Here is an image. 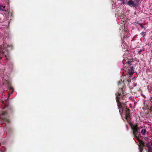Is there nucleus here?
<instances>
[{"mask_svg": "<svg viewBox=\"0 0 152 152\" xmlns=\"http://www.w3.org/2000/svg\"><path fill=\"white\" fill-rule=\"evenodd\" d=\"M143 147L141 146H139V149L140 151V152H142L143 150Z\"/></svg>", "mask_w": 152, "mask_h": 152, "instance_id": "obj_12", "label": "nucleus"}, {"mask_svg": "<svg viewBox=\"0 0 152 152\" xmlns=\"http://www.w3.org/2000/svg\"><path fill=\"white\" fill-rule=\"evenodd\" d=\"M140 34L141 35H143V37H144L146 35V33L144 32H142Z\"/></svg>", "mask_w": 152, "mask_h": 152, "instance_id": "obj_14", "label": "nucleus"}, {"mask_svg": "<svg viewBox=\"0 0 152 152\" xmlns=\"http://www.w3.org/2000/svg\"><path fill=\"white\" fill-rule=\"evenodd\" d=\"M9 15L10 16H12V13H10V12H9Z\"/></svg>", "mask_w": 152, "mask_h": 152, "instance_id": "obj_15", "label": "nucleus"}, {"mask_svg": "<svg viewBox=\"0 0 152 152\" xmlns=\"http://www.w3.org/2000/svg\"><path fill=\"white\" fill-rule=\"evenodd\" d=\"M133 60L132 59H128L127 60V61H123V63L124 65L125 64L127 63L128 66H129L131 65V63L133 62Z\"/></svg>", "mask_w": 152, "mask_h": 152, "instance_id": "obj_5", "label": "nucleus"}, {"mask_svg": "<svg viewBox=\"0 0 152 152\" xmlns=\"http://www.w3.org/2000/svg\"><path fill=\"white\" fill-rule=\"evenodd\" d=\"M119 1H123L122 4H126V2L127 1V0H126V1H125L124 0H119Z\"/></svg>", "mask_w": 152, "mask_h": 152, "instance_id": "obj_13", "label": "nucleus"}, {"mask_svg": "<svg viewBox=\"0 0 152 152\" xmlns=\"http://www.w3.org/2000/svg\"><path fill=\"white\" fill-rule=\"evenodd\" d=\"M124 85V82L121 81L118 82V86L120 90L118 93V96L117 94H116V99L117 103L118 109H119V112L120 114L121 111L123 113H124L126 118L127 122H129V118H130V116L129 110L127 107H123L121 105V103L120 102L121 99L123 98L122 96L123 93H122L121 94V93H119V92L120 91H122Z\"/></svg>", "mask_w": 152, "mask_h": 152, "instance_id": "obj_1", "label": "nucleus"}, {"mask_svg": "<svg viewBox=\"0 0 152 152\" xmlns=\"http://www.w3.org/2000/svg\"><path fill=\"white\" fill-rule=\"evenodd\" d=\"M140 0H135V1H133L132 0H129L126 2V4L131 7H134L136 8L138 7V5L139 4V1Z\"/></svg>", "mask_w": 152, "mask_h": 152, "instance_id": "obj_3", "label": "nucleus"}, {"mask_svg": "<svg viewBox=\"0 0 152 152\" xmlns=\"http://www.w3.org/2000/svg\"><path fill=\"white\" fill-rule=\"evenodd\" d=\"M137 24L140 25L142 28H144L145 29H146V27L143 26V24L139 23L138 22H137Z\"/></svg>", "mask_w": 152, "mask_h": 152, "instance_id": "obj_11", "label": "nucleus"}, {"mask_svg": "<svg viewBox=\"0 0 152 152\" xmlns=\"http://www.w3.org/2000/svg\"><path fill=\"white\" fill-rule=\"evenodd\" d=\"M151 145H152V142H151Z\"/></svg>", "mask_w": 152, "mask_h": 152, "instance_id": "obj_18", "label": "nucleus"}, {"mask_svg": "<svg viewBox=\"0 0 152 152\" xmlns=\"http://www.w3.org/2000/svg\"><path fill=\"white\" fill-rule=\"evenodd\" d=\"M5 6H3L2 4H0V11H6Z\"/></svg>", "mask_w": 152, "mask_h": 152, "instance_id": "obj_8", "label": "nucleus"}, {"mask_svg": "<svg viewBox=\"0 0 152 152\" xmlns=\"http://www.w3.org/2000/svg\"><path fill=\"white\" fill-rule=\"evenodd\" d=\"M129 123L132 130L134 137L136 139H137V138H139V137L140 136V128L138 127L137 123H135L134 124L129 122Z\"/></svg>", "mask_w": 152, "mask_h": 152, "instance_id": "obj_2", "label": "nucleus"}, {"mask_svg": "<svg viewBox=\"0 0 152 152\" xmlns=\"http://www.w3.org/2000/svg\"><path fill=\"white\" fill-rule=\"evenodd\" d=\"M142 51V50L141 49L138 51V53H140Z\"/></svg>", "mask_w": 152, "mask_h": 152, "instance_id": "obj_16", "label": "nucleus"}, {"mask_svg": "<svg viewBox=\"0 0 152 152\" xmlns=\"http://www.w3.org/2000/svg\"><path fill=\"white\" fill-rule=\"evenodd\" d=\"M2 120H3V121H4V120H5V119H4V118H2Z\"/></svg>", "mask_w": 152, "mask_h": 152, "instance_id": "obj_17", "label": "nucleus"}, {"mask_svg": "<svg viewBox=\"0 0 152 152\" xmlns=\"http://www.w3.org/2000/svg\"><path fill=\"white\" fill-rule=\"evenodd\" d=\"M137 141L139 142V146H141L142 147H145V143L142 140H140L139 138H137L136 139Z\"/></svg>", "mask_w": 152, "mask_h": 152, "instance_id": "obj_7", "label": "nucleus"}, {"mask_svg": "<svg viewBox=\"0 0 152 152\" xmlns=\"http://www.w3.org/2000/svg\"><path fill=\"white\" fill-rule=\"evenodd\" d=\"M126 73L130 75H132L134 72V67L133 66L131 67L130 69H128L126 70Z\"/></svg>", "mask_w": 152, "mask_h": 152, "instance_id": "obj_4", "label": "nucleus"}, {"mask_svg": "<svg viewBox=\"0 0 152 152\" xmlns=\"http://www.w3.org/2000/svg\"><path fill=\"white\" fill-rule=\"evenodd\" d=\"M146 132V130L145 129H142L141 131V132L142 135H144Z\"/></svg>", "mask_w": 152, "mask_h": 152, "instance_id": "obj_10", "label": "nucleus"}, {"mask_svg": "<svg viewBox=\"0 0 152 152\" xmlns=\"http://www.w3.org/2000/svg\"><path fill=\"white\" fill-rule=\"evenodd\" d=\"M151 142H148L146 143V146L148 149V152H152V148L150 146Z\"/></svg>", "mask_w": 152, "mask_h": 152, "instance_id": "obj_6", "label": "nucleus"}, {"mask_svg": "<svg viewBox=\"0 0 152 152\" xmlns=\"http://www.w3.org/2000/svg\"><path fill=\"white\" fill-rule=\"evenodd\" d=\"M8 89L10 90H12V92L11 93V94H12L14 92V90L12 87L10 85H9L8 86Z\"/></svg>", "mask_w": 152, "mask_h": 152, "instance_id": "obj_9", "label": "nucleus"}]
</instances>
